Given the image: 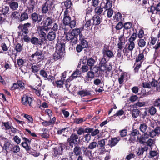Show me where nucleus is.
<instances>
[{"instance_id": "obj_29", "label": "nucleus", "mask_w": 160, "mask_h": 160, "mask_svg": "<svg viewBox=\"0 0 160 160\" xmlns=\"http://www.w3.org/2000/svg\"><path fill=\"white\" fill-rule=\"evenodd\" d=\"M128 75V73L125 72H122L121 73L120 76L118 78V83L120 84H121L123 83L124 78L127 79Z\"/></svg>"}, {"instance_id": "obj_24", "label": "nucleus", "mask_w": 160, "mask_h": 160, "mask_svg": "<svg viewBox=\"0 0 160 160\" xmlns=\"http://www.w3.org/2000/svg\"><path fill=\"white\" fill-rule=\"evenodd\" d=\"M106 62V59L105 58H103L100 61L98 67H99L100 70L102 72L107 70Z\"/></svg>"}, {"instance_id": "obj_53", "label": "nucleus", "mask_w": 160, "mask_h": 160, "mask_svg": "<svg viewBox=\"0 0 160 160\" xmlns=\"http://www.w3.org/2000/svg\"><path fill=\"white\" fill-rule=\"evenodd\" d=\"M106 2H103L104 4L105 5L106 7L108 8H111L112 6V3L113 2H115V0H106Z\"/></svg>"}, {"instance_id": "obj_14", "label": "nucleus", "mask_w": 160, "mask_h": 160, "mask_svg": "<svg viewBox=\"0 0 160 160\" xmlns=\"http://www.w3.org/2000/svg\"><path fill=\"white\" fill-rule=\"evenodd\" d=\"M53 21L52 17H47L43 19L41 24L42 25V26L49 29L48 27L52 25L53 23Z\"/></svg>"}, {"instance_id": "obj_59", "label": "nucleus", "mask_w": 160, "mask_h": 160, "mask_svg": "<svg viewBox=\"0 0 160 160\" xmlns=\"http://www.w3.org/2000/svg\"><path fill=\"white\" fill-rule=\"evenodd\" d=\"M137 37V32H134L132 35L128 39V41L134 42L135 39H136Z\"/></svg>"}, {"instance_id": "obj_6", "label": "nucleus", "mask_w": 160, "mask_h": 160, "mask_svg": "<svg viewBox=\"0 0 160 160\" xmlns=\"http://www.w3.org/2000/svg\"><path fill=\"white\" fill-rule=\"evenodd\" d=\"M46 53L47 52L46 51H43V50H41L38 48L34 53L32 54L31 57L33 60H34V59L35 57L36 61L38 62H39L45 59Z\"/></svg>"}, {"instance_id": "obj_48", "label": "nucleus", "mask_w": 160, "mask_h": 160, "mask_svg": "<svg viewBox=\"0 0 160 160\" xmlns=\"http://www.w3.org/2000/svg\"><path fill=\"white\" fill-rule=\"evenodd\" d=\"M91 20H88L86 22L83 27L85 28V30H88L91 29L92 28L90 27L91 26Z\"/></svg>"}, {"instance_id": "obj_9", "label": "nucleus", "mask_w": 160, "mask_h": 160, "mask_svg": "<svg viewBox=\"0 0 160 160\" xmlns=\"http://www.w3.org/2000/svg\"><path fill=\"white\" fill-rule=\"evenodd\" d=\"M53 5L52 2L47 1L42 5L41 12L43 14H46L50 12L52 9V6Z\"/></svg>"}, {"instance_id": "obj_1", "label": "nucleus", "mask_w": 160, "mask_h": 160, "mask_svg": "<svg viewBox=\"0 0 160 160\" xmlns=\"http://www.w3.org/2000/svg\"><path fill=\"white\" fill-rule=\"evenodd\" d=\"M35 5V2L34 0H30L27 6V8L24 12L21 13L20 16V22L28 20L29 18V15L33 12Z\"/></svg>"}, {"instance_id": "obj_23", "label": "nucleus", "mask_w": 160, "mask_h": 160, "mask_svg": "<svg viewBox=\"0 0 160 160\" xmlns=\"http://www.w3.org/2000/svg\"><path fill=\"white\" fill-rule=\"evenodd\" d=\"M65 38L66 40L69 41L70 42H72L73 44H75L77 43V39L74 37H73L72 34L71 33L68 32L67 33Z\"/></svg>"}, {"instance_id": "obj_33", "label": "nucleus", "mask_w": 160, "mask_h": 160, "mask_svg": "<svg viewBox=\"0 0 160 160\" xmlns=\"http://www.w3.org/2000/svg\"><path fill=\"white\" fill-rule=\"evenodd\" d=\"M56 37V33L53 31L49 32L47 36V39L49 41H52L54 40Z\"/></svg>"}, {"instance_id": "obj_52", "label": "nucleus", "mask_w": 160, "mask_h": 160, "mask_svg": "<svg viewBox=\"0 0 160 160\" xmlns=\"http://www.w3.org/2000/svg\"><path fill=\"white\" fill-rule=\"evenodd\" d=\"M2 125L6 128V130H8L12 127V123L10 122H2Z\"/></svg>"}, {"instance_id": "obj_46", "label": "nucleus", "mask_w": 160, "mask_h": 160, "mask_svg": "<svg viewBox=\"0 0 160 160\" xmlns=\"http://www.w3.org/2000/svg\"><path fill=\"white\" fill-rule=\"evenodd\" d=\"M97 146V142L96 141H93L90 142L87 147L88 149L90 150H93L96 148Z\"/></svg>"}, {"instance_id": "obj_21", "label": "nucleus", "mask_w": 160, "mask_h": 160, "mask_svg": "<svg viewBox=\"0 0 160 160\" xmlns=\"http://www.w3.org/2000/svg\"><path fill=\"white\" fill-rule=\"evenodd\" d=\"M85 146H82L81 147L79 145H75L73 152L74 154L76 156H79L82 154L83 151H85Z\"/></svg>"}, {"instance_id": "obj_44", "label": "nucleus", "mask_w": 160, "mask_h": 160, "mask_svg": "<svg viewBox=\"0 0 160 160\" xmlns=\"http://www.w3.org/2000/svg\"><path fill=\"white\" fill-rule=\"evenodd\" d=\"M19 90H22L25 89V84L21 80H18L17 81Z\"/></svg>"}, {"instance_id": "obj_43", "label": "nucleus", "mask_w": 160, "mask_h": 160, "mask_svg": "<svg viewBox=\"0 0 160 160\" xmlns=\"http://www.w3.org/2000/svg\"><path fill=\"white\" fill-rule=\"evenodd\" d=\"M123 51L124 55L126 56L129 59H130V57L132 55V51L128 50L126 47L124 48Z\"/></svg>"}, {"instance_id": "obj_19", "label": "nucleus", "mask_w": 160, "mask_h": 160, "mask_svg": "<svg viewBox=\"0 0 160 160\" xmlns=\"http://www.w3.org/2000/svg\"><path fill=\"white\" fill-rule=\"evenodd\" d=\"M145 49L143 50L142 52L139 51V54L136 58V62H141V63H142L145 60L146 58L144 57V54H145L146 55L148 53L145 50Z\"/></svg>"}, {"instance_id": "obj_11", "label": "nucleus", "mask_w": 160, "mask_h": 160, "mask_svg": "<svg viewBox=\"0 0 160 160\" xmlns=\"http://www.w3.org/2000/svg\"><path fill=\"white\" fill-rule=\"evenodd\" d=\"M64 40L62 38H58L57 39V43L56 44V50L59 51H62L64 52L65 50V45L64 42Z\"/></svg>"}, {"instance_id": "obj_27", "label": "nucleus", "mask_w": 160, "mask_h": 160, "mask_svg": "<svg viewBox=\"0 0 160 160\" xmlns=\"http://www.w3.org/2000/svg\"><path fill=\"white\" fill-rule=\"evenodd\" d=\"M64 52L62 51H59L56 50L54 54L53 55V58L55 61L61 60L63 56Z\"/></svg>"}, {"instance_id": "obj_51", "label": "nucleus", "mask_w": 160, "mask_h": 160, "mask_svg": "<svg viewBox=\"0 0 160 160\" xmlns=\"http://www.w3.org/2000/svg\"><path fill=\"white\" fill-rule=\"evenodd\" d=\"M132 23L131 22H125L123 24L124 29L125 30H129L132 28Z\"/></svg>"}, {"instance_id": "obj_37", "label": "nucleus", "mask_w": 160, "mask_h": 160, "mask_svg": "<svg viewBox=\"0 0 160 160\" xmlns=\"http://www.w3.org/2000/svg\"><path fill=\"white\" fill-rule=\"evenodd\" d=\"M96 61L93 58L91 57L88 58L87 60V64L89 67V68L94 66Z\"/></svg>"}, {"instance_id": "obj_4", "label": "nucleus", "mask_w": 160, "mask_h": 160, "mask_svg": "<svg viewBox=\"0 0 160 160\" xmlns=\"http://www.w3.org/2000/svg\"><path fill=\"white\" fill-rule=\"evenodd\" d=\"M150 126L153 128L149 132L150 137L153 138L157 135L160 134V121L158 120H152L150 122Z\"/></svg>"}, {"instance_id": "obj_36", "label": "nucleus", "mask_w": 160, "mask_h": 160, "mask_svg": "<svg viewBox=\"0 0 160 160\" xmlns=\"http://www.w3.org/2000/svg\"><path fill=\"white\" fill-rule=\"evenodd\" d=\"M71 33L72 34L73 37H74L77 39V42H78V35L80 36V35L82 34L81 32H80V30L78 28H75L72 30Z\"/></svg>"}, {"instance_id": "obj_60", "label": "nucleus", "mask_w": 160, "mask_h": 160, "mask_svg": "<svg viewBox=\"0 0 160 160\" xmlns=\"http://www.w3.org/2000/svg\"><path fill=\"white\" fill-rule=\"evenodd\" d=\"M127 129H124L119 131L120 135L122 137H125L127 135Z\"/></svg>"}, {"instance_id": "obj_64", "label": "nucleus", "mask_w": 160, "mask_h": 160, "mask_svg": "<svg viewBox=\"0 0 160 160\" xmlns=\"http://www.w3.org/2000/svg\"><path fill=\"white\" fill-rule=\"evenodd\" d=\"M93 8H92V6L90 5V6H89L86 9V15L91 14L92 11H93Z\"/></svg>"}, {"instance_id": "obj_18", "label": "nucleus", "mask_w": 160, "mask_h": 160, "mask_svg": "<svg viewBox=\"0 0 160 160\" xmlns=\"http://www.w3.org/2000/svg\"><path fill=\"white\" fill-rule=\"evenodd\" d=\"M31 18L34 23L39 22L41 21L43 16L36 12L32 13L31 14Z\"/></svg>"}, {"instance_id": "obj_13", "label": "nucleus", "mask_w": 160, "mask_h": 160, "mask_svg": "<svg viewBox=\"0 0 160 160\" xmlns=\"http://www.w3.org/2000/svg\"><path fill=\"white\" fill-rule=\"evenodd\" d=\"M152 5L148 8L147 10L149 12H151L152 14L154 13V12L156 11L157 12H160V2H154Z\"/></svg>"}, {"instance_id": "obj_17", "label": "nucleus", "mask_w": 160, "mask_h": 160, "mask_svg": "<svg viewBox=\"0 0 160 160\" xmlns=\"http://www.w3.org/2000/svg\"><path fill=\"white\" fill-rule=\"evenodd\" d=\"M104 4V3L102 1L99 6H97L95 7L94 11L95 13L97 14V15L100 16L102 14V13L103 11V8L107 10L108 8H109L106 7L105 6V5Z\"/></svg>"}, {"instance_id": "obj_58", "label": "nucleus", "mask_w": 160, "mask_h": 160, "mask_svg": "<svg viewBox=\"0 0 160 160\" xmlns=\"http://www.w3.org/2000/svg\"><path fill=\"white\" fill-rule=\"evenodd\" d=\"M87 119V118H78L76 119L75 121L74 122L77 124H80L82 122L85 121Z\"/></svg>"}, {"instance_id": "obj_10", "label": "nucleus", "mask_w": 160, "mask_h": 160, "mask_svg": "<svg viewBox=\"0 0 160 160\" xmlns=\"http://www.w3.org/2000/svg\"><path fill=\"white\" fill-rule=\"evenodd\" d=\"M39 74L44 80H48L51 82H53L55 79L54 76L50 75H48L49 72L44 69H42L40 71Z\"/></svg>"}, {"instance_id": "obj_49", "label": "nucleus", "mask_w": 160, "mask_h": 160, "mask_svg": "<svg viewBox=\"0 0 160 160\" xmlns=\"http://www.w3.org/2000/svg\"><path fill=\"white\" fill-rule=\"evenodd\" d=\"M9 8L8 6H4L2 9L0 10V12L2 13V14L5 15L8 14L9 11Z\"/></svg>"}, {"instance_id": "obj_47", "label": "nucleus", "mask_w": 160, "mask_h": 160, "mask_svg": "<svg viewBox=\"0 0 160 160\" xmlns=\"http://www.w3.org/2000/svg\"><path fill=\"white\" fill-rule=\"evenodd\" d=\"M128 47L127 48L130 51H132L133 50V49L135 48V44L134 42L128 41Z\"/></svg>"}, {"instance_id": "obj_31", "label": "nucleus", "mask_w": 160, "mask_h": 160, "mask_svg": "<svg viewBox=\"0 0 160 160\" xmlns=\"http://www.w3.org/2000/svg\"><path fill=\"white\" fill-rule=\"evenodd\" d=\"M28 40L24 41L25 42H29L35 45H38V38L33 36L31 38H30L28 37Z\"/></svg>"}, {"instance_id": "obj_5", "label": "nucleus", "mask_w": 160, "mask_h": 160, "mask_svg": "<svg viewBox=\"0 0 160 160\" xmlns=\"http://www.w3.org/2000/svg\"><path fill=\"white\" fill-rule=\"evenodd\" d=\"M0 145L2 147V149L6 153L10 152L12 146V144L8 140L2 136H0Z\"/></svg>"}, {"instance_id": "obj_39", "label": "nucleus", "mask_w": 160, "mask_h": 160, "mask_svg": "<svg viewBox=\"0 0 160 160\" xmlns=\"http://www.w3.org/2000/svg\"><path fill=\"white\" fill-rule=\"evenodd\" d=\"M148 146H145L144 147L139 148L138 151L137 152V154L138 156H142L145 151H147L148 150Z\"/></svg>"}, {"instance_id": "obj_54", "label": "nucleus", "mask_w": 160, "mask_h": 160, "mask_svg": "<svg viewBox=\"0 0 160 160\" xmlns=\"http://www.w3.org/2000/svg\"><path fill=\"white\" fill-rule=\"evenodd\" d=\"M74 78L79 77L81 75V72L78 69H76L72 74Z\"/></svg>"}, {"instance_id": "obj_61", "label": "nucleus", "mask_w": 160, "mask_h": 160, "mask_svg": "<svg viewBox=\"0 0 160 160\" xmlns=\"http://www.w3.org/2000/svg\"><path fill=\"white\" fill-rule=\"evenodd\" d=\"M106 10H108L107 14V17L109 18H111L113 13V10L111 9V8H108Z\"/></svg>"}, {"instance_id": "obj_20", "label": "nucleus", "mask_w": 160, "mask_h": 160, "mask_svg": "<svg viewBox=\"0 0 160 160\" xmlns=\"http://www.w3.org/2000/svg\"><path fill=\"white\" fill-rule=\"evenodd\" d=\"M63 4L65 8V10L64 12H69L68 9L71 10L73 7L72 2L71 0H66L63 2H62L61 4L63 5Z\"/></svg>"}, {"instance_id": "obj_7", "label": "nucleus", "mask_w": 160, "mask_h": 160, "mask_svg": "<svg viewBox=\"0 0 160 160\" xmlns=\"http://www.w3.org/2000/svg\"><path fill=\"white\" fill-rule=\"evenodd\" d=\"M66 146L65 144L63 143H60L54 148H53V156L54 157L58 158V157L63 154V150Z\"/></svg>"}, {"instance_id": "obj_42", "label": "nucleus", "mask_w": 160, "mask_h": 160, "mask_svg": "<svg viewBox=\"0 0 160 160\" xmlns=\"http://www.w3.org/2000/svg\"><path fill=\"white\" fill-rule=\"evenodd\" d=\"M123 27V24L122 22H119L116 25L115 28L116 30V32L118 33L120 32L119 30Z\"/></svg>"}, {"instance_id": "obj_41", "label": "nucleus", "mask_w": 160, "mask_h": 160, "mask_svg": "<svg viewBox=\"0 0 160 160\" xmlns=\"http://www.w3.org/2000/svg\"><path fill=\"white\" fill-rule=\"evenodd\" d=\"M90 70L92 72L94 73L95 74L98 73V72L99 71V73H100V68L97 65H94V66L92 67L89 68ZM98 74H99L98 73Z\"/></svg>"}, {"instance_id": "obj_38", "label": "nucleus", "mask_w": 160, "mask_h": 160, "mask_svg": "<svg viewBox=\"0 0 160 160\" xmlns=\"http://www.w3.org/2000/svg\"><path fill=\"white\" fill-rule=\"evenodd\" d=\"M20 14L19 12L17 11H14L12 12L11 15V18L13 20H19L20 21Z\"/></svg>"}, {"instance_id": "obj_15", "label": "nucleus", "mask_w": 160, "mask_h": 160, "mask_svg": "<svg viewBox=\"0 0 160 160\" xmlns=\"http://www.w3.org/2000/svg\"><path fill=\"white\" fill-rule=\"evenodd\" d=\"M102 53L103 58L108 57L109 58L113 56V52L109 49V47L108 46L105 45L103 47L102 50Z\"/></svg>"}, {"instance_id": "obj_63", "label": "nucleus", "mask_w": 160, "mask_h": 160, "mask_svg": "<svg viewBox=\"0 0 160 160\" xmlns=\"http://www.w3.org/2000/svg\"><path fill=\"white\" fill-rule=\"evenodd\" d=\"M77 132L78 135H82L85 132L84 128L82 127H80L78 130H77Z\"/></svg>"}, {"instance_id": "obj_57", "label": "nucleus", "mask_w": 160, "mask_h": 160, "mask_svg": "<svg viewBox=\"0 0 160 160\" xmlns=\"http://www.w3.org/2000/svg\"><path fill=\"white\" fill-rule=\"evenodd\" d=\"M56 84V86L59 88L63 87V85L64 84V82L61 79L55 81Z\"/></svg>"}, {"instance_id": "obj_34", "label": "nucleus", "mask_w": 160, "mask_h": 160, "mask_svg": "<svg viewBox=\"0 0 160 160\" xmlns=\"http://www.w3.org/2000/svg\"><path fill=\"white\" fill-rule=\"evenodd\" d=\"M146 39L145 37H144L143 39L142 38L138 39L137 41L138 46L141 48L144 47L146 45Z\"/></svg>"}, {"instance_id": "obj_30", "label": "nucleus", "mask_w": 160, "mask_h": 160, "mask_svg": "<svg viewBox=\"0 0 160 160\" xmlns=\"http://www.w3.org/2000/svg\"><path fill=\"white\" fill-rule=\"evenodd\" d=\"M10 8L12 10H17L18 7V3L17 2L11 1L9 3Z\"/></svg>"}, {"instance_id": "obj_50", "label": "nucleus", "mask_w": 160, "mask_h": 160, "mask_svg": "<svg viewBox=\"0 0 160 160\" xmlns=\"http://www.w3.org/2000/svg\"><path fill=\"white\" fill-rule=\"evenodd\" d=\"M23 49L22 46L19 43L17 44L14 48V49L16 51L17 53L18 52H20Z\"/></svg>"}, {"instance_id": "obj_3", "label": "nucleus", "mask_w": 160, "mask_h": 160, "mask_svg": "<svg viewBox=\"0 0 160 160\" xmlns=\"http://www.w3.org/2000/svg\"><path fill=\"white\" fill-rule=\"evenodd\" d=\"M31 27V24L30 22L20 24L18 27L19 30L18 32V36H23V39L24 41L28 40V34L29 32L30 28Z\"/></svg>"}, {"instance_id": "obj_45", "label": "nucleus", "mask_w": 160, "mask_h": 160, "mask_svg": "<svg viewBox=\"0 0 160 160\" xmlns=\"http://www.w3.org/2000/svg\"><path fill=\"white\" fill-rule=\"evenodd\" d=\"M107 139H103L98 142L97 146L99 148H102V147H104L105 144V140H107Z\"/></svg>"}, {"instance_id": "obj_25", "label": "nucleus", "mask_w": 160, "mask_h": 160, "mask_svg": "<svg viewBox=\"0 0 160 160\" xmlns=\"http://www.w3.org/2000/svg\"><path fill=\"white\" fill-rule=\"evenodd\" d=\"M79 40L80 42L81 45H82L83 47L87 48L88 47V42L86 40L85 37L83 34L80 35Z\"/></svg>"}, {"instance_id": "obj_16", "label": "nucleus", "mask_w": 160, "mask_h": 160, "mask_svg": "<svg viewBox=\"0 0 160 160\" xmlns=\"http://www.w3.org/2000/svg\"><path fill=\"white\" fill-rule=\"evenodd\" d=\"M22 140H23V142H22L21 144L22 146L23 147L26 151H29L31 149L30 144L31 143V141L32 140H29L25 137H23L22 136Z\"/></svg>"}, {"instance_id": "obj_55", "label": "nucleus", "mask_w": 160, "mask_h": 160, "mask_svg": "<svg viewBox=\"0 0 160 160\" xmlns=\"http://www.w3.org/2000/svg\"><path fill=\"white\" fill-rule=\"evenodd\" d=\"M139 133V131L137 129L133 128L130 133V135L132 137H135L138 135Z\"/></svg>"}, {"instance_id": "obj_56", "label": "nucleus", "mask_w": 160, "mask_h": 160, "mask_svg": "<svg viewBox=\"0 0 160 160\" xmlns=\"http://www.w3.org/2000/svg\"><path fill=\"white\" fill-rule=\"evenodd\" d=\"M147 125L145 123L140 124L139 129L141 132H145L147 128Z\"/></svg>"}, {"instance_id": "obj_62", "label": "nucleus", "mask_w": 160, "mask_h": 160, "mask_svg": "<svg viewBox=\"0 0 160 160\" xmlns=\"http://www.w3.org/2000/svg\"><path fill=\"white\" fill-rule=\"evenodd\" d=\"M87 76L88 78L92 79L94 77L95 74L90 70L87 72Z\"/></svg>"}, {"instance_id": "obj_26", "label": "nucleus", "mask_w": 160, "mask_h": 160, "mask_svg": "<svg viewBox=\"0 0 160 160\" xmlns=\"http://www.w3.org/2000/svg\"><path fill=\"white\" fill-rule=\"evenodd\" d=\"M49 29L46 28H44V27H43L42 26H39L38 28V30L39 35L41 37H42L44 38H46L47 36L45 32H44V31H47Z\"/></svg>"}, {"instance_id": "obj_28", "label": "nucleus", "mask_w": 160, "mask_h": 160, "mask_svg": "<svg viewBox=\"0 0 160 160\" xmlns=\"http://www.w3.org/2000/svg\"><path fill=\"white\" fill-rule=\"evenodd\" d=\"M93 21V23H92L93 25L95 26L98 25H99L102 20V18H101L99 16L95 15L92 19Z\"/></svg>"}, {"instance_id": "obj_40", "label": "nucleus", "mask_w": 160, "mask_h": 160, "mask_svg": "<svg viewBox=\"0 0 160 160\" xmlns=\"http://www.w3.org/2000/svg\"><path fill=\"white\" fill-rule=\"evenodd\" d=\"M20 148L18 145L12 144L10 151L14 153H17L20 152Z\"/></svg>"}, {"instance_id": "obj_22", "label": "nucleus", "mask_w": 160, "mask_h": 160, "mask_svg": "<svg viewBox=\"0 0 160 160\" xmlns=\"http://www.w3.org/2000/svg\"><path fill=\"white\" fill-rule=\"evenodd\" d=\"M121 138L119 137L115 138H112L110 140L108 141V143L106 146L108 145L111 148L115 146L120 140Z\"/></svg>"}, {"instance_id": "obj_2", "label": "nucleus", "mask_w": 160, "mask_h": 160, "mask_svg": "<svg viewBox=\"0 0 160 160\" xmlns=\"http://www.w3.org/2000/svg\"><path fill=\"white\" fill-rule=\"evenodd\" d=\"M69 12H64L63 18L62 20V23L64 25L63 28L65 32H67L68 30V28L67 26L69 27L70 29L74 28L76 25V21L75 19L71 20V18L69 15Z\"/></svg>"}, {"instance_id": "obj_12", "label": "nucleus", "mask_w": 160, "mask_h": 160, "mask_svg": "<svg viewBox=\"0 0 160 160\" xmlns=\"http://www.w3.org/2000/svg\"><path fill=\"white\" fill-rule=\"evenodd\" d=\"M33 100L32 98L29 97L28 95H24L21 99L22 103L25 106H29L32 108H34L32 105V101Z\"/></svg>"}, {"instance_id": "obj_8", "label": "nucleus", "mask_w": 160, "mask_h": 160, "mask_svg": "<svg viewBox=\"0 0 160 160\" xmlns=\"http://www.w3.org/2000/svg\"><path fill=\"white\" fill-rule=\"evenodd\" d=\"M78 138V136L76 133H72L67 140V142L68 144L71 148L73 147L78 143L77 140Z\"/></svg>"}, {"instance_id": "obj_35", "label": "nucleus", "mask_w": 160, "mask_h": 160, "mask_svg": "<svg viewBox=\"0 0 160 160\" xmlns=\"http://www.w3.org/2000/svg\"><path fill=\"white\" fill-rule=\"evenodd\" d=\"M113 18L114 20L118 22H122L124 19L122 17V14L119 12L115 14Z\"/></svg>"}, {"instance_id": "obj_32", "label": "nucleus", "mask_w": 160, "mask_h": 160, "mask_svg": "<svg viewBox=\"0 0 160 160\" xmlns=\"http://www.w3.org/2000/svg\"><path fill=\"white\" fill-rule=\"evenodd\" d=\"M31 69L32 72L36 75L38 72L40 70V67L38 64H32L31 67Z\"/></svg>"}]
</instances>
